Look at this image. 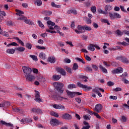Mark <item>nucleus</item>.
I'll list each match as a JSON object with an SVG mask.
<instances>
[{
  "mask_svg": "<svg viewBox=\"0 0 129 129\" xmlns=\"http://www.w3.org/2000/svg\"><path fill=\"white\" fill-rule=\"evenodd\" d=\"M77 29L78 30H75V32L76 33V34H83V33H85L84 26L79 25L78 26Z\"/></svg>",
  "mask_w": 129,
  "mask_h": 129,
  "instance_id": "6e6552de",
  "label": "nucleus"
},
{
  "mask_svg": "<svg viewBox=\"0 0 129 129\" xmlns=\"http://www.w3.org/2000/svg\"><path fill=\"white\" fill-rule=\"evenodd\" d=\"M62 118H64V119H71L72 118V117L70 114L68 113H64L61 116Z\"/></svg>",
  "mask_w": 129,
  "mask_h": 129,
  "instance_id": "f3484780",
  "label": "nucleus"
},
{
  "mask_svg": "<svg viewBox=\"0 0 129 129\" xmlns=\"http://www.w3.org/2000/svg\"><path fill=\"white\" fill-rule=\"evenodd\" d=\"M127 119L125 116H122L121 118V121L122 122H126Z\"/></svg>",
  "mask_w": 129,
  "mask_h": 129,
  "instance_id": "09e8293b",
  "label": "nucleus"
},
{
  "mask_svg": "<svg viewBox=\"0 0 129 129\" xmlns=\"http://www.w3.org/2000/svg\"><path fill=\"white\" fill-rule=\"evenodd\" d=\"M117 36H122L123 35V32L120 31L119 30H117L115 33Z\"/></svg>",
  "mask_w": 129,
  "mask_h": 129,
  "instance_id": "72a5a7b5",
  "label": "nucleus"
},
{
  "mask_svg": "<svg viewBox=\"0 0 129 129\" xmlns=\"http://www.w3.org/2000/svg\"><path fill=\"white\" fill-rule=\"evenodd\" d=\"M99 68L101 69L102 72L103 73H107V70L105 69V68L103 67L101 64H100L99 66Z\"/></svg>",
  "mask_w": 129,
  "mask_h": 129,
  "instance_id": "b1692460",
  "label": "nucleus"
},
{
  "mask_svg": "<svg viewBox=\"0 0 129 129\" xmlns=\"http://www.w3.org/2000/svg\"><path fill=\"white\" fill-rule=\"evenodd\" d=\"M77 69H78V64L76 63H74L73 70H77Z\"/></svg>",
  "mask_w": 129,
  "mask_h": 129,
  "instance_id": "49530a36",
  "label": "nucleus"
},
{
  "mask_svg": "<svg viewBox=\"0 0 129 129\" xmlns=\"http://www.w3.org/2000/svg\"><path fill=\"white\" fill-rule=\"evenodd\" d=\"M110 99H113V100H116L117 99V97L115 96H110L109 97Z\"/></svg>",
  "mask_w": 129,
  "mask_h": 129,
  "instance_id": "680f3d73",
  "label": "nucleus"
},
{
  "mask_svg": "<svg viewBox=\"0 0 129 129\" xmlns=\"http://www.w3.org/2000/svg\"><path fill=\"white\" fill-rule=\"evenodd\" d=\"M87 112H88V113H89V114H90V115H94L95 116H96L97 117V118H99V119H100V118H101V117L100 116V115H99V114H98V113H97L94 112L91 110H88Z\"/></svg>",
  "mask_w": 129,
  "mask_h": 129,
  "instance_id": "2eb2a0df",
  "label": "nucleus"
},
{
  "mask_svg": "<svg viewBox=\"0 0 129 129\" xmlns=\"http://www.w3.org/2000/svg\"><path fill=\"white\" fill-rule=\"evenodd\" d=\"M102 110V105L100 104H98L96 105L95 108H94V111H96V112H101V110Z\"/></svg>",
  "mask_w": 129,
  "mask_h": 129,
  "instance_id": "ddd939ff",
  "label": "nucleus"
},
{
  "mask_svg": "<svg viewBox=\"0 0 129 129\" xmlns=\"http://www.w3.org/2000/svg\"><path fill=\"white\" fill-rule=\"evenodd\" d=\"M35 98L34 100H35V101L39 103L42 102V100H41V98H40V92L36 90H35Z\"/></svg>",
  "mask_w": 129,
  "mask_h": 129,
  "instance_id": "f8f14e48",
  "label": "nucleus"
},
{
  "mask_svg": "<svg viewBox=\"0 0 129 129\" xmlns=\"http://www.w3.org/2000/svg\"><path fill=\"white\" fill-rule=\"evenodd\" d=\"M92 67L95 71H97L98 70V67L96 65L92 64Z\"/></svg>",
  "mask_w": 129,
  "mask_h": 129,
  "instance_id": "603ef678",
  "label": "nucleus"
},
{
  "mask_svg": "<svg viewBox=\"0 0 129 129\" xmlns=\"http://www.w3.org/2000/svg\"><path fill=\"white\" fill-rule=\"evenodd\" d=\"M24 22L25 23H26V24H27L28 25H31V26L34 25V22H33L32 20L30 19H27V18L25 19Z\"/></svg>",
  "mask_w": 129,
  "mask_h": 129,
  "instance_id": "5701e85b",
  "label": "nucleus"
},
{
  "mask_svg": "<svg viewBox=\"0 0 129 129\" xmlns=\"http://www.w3.org/2000/svg\"><path fill=\"white\" fill-rule=\"evenodd\" d=\"M53 108L55 109H65V107L61 104H54L53 105Z\"/></svg>",
  "mask_w": 129,
  "mask_h": 129,
  "instance_id": "dca6fc26",
  "label": "nucleus"
},
{
  "mask_svg": "<svg viewBox=\"0 0 129 129\" xmlns=\"http://www.w3.org/2000/svg\"><path fill=\"white\" fill-rule=\"evenodd\" d=\"M126 76H127V73L125 72V73H123L122 75H120V77H121V78L123 77V78H124L126 77Z\"/></svg>",
  "mask_w": 129,
  "mask_h": 129,
  "instance_id": "e2e57ef3",
  "label": "nucleus"
},
{
  "mask_svg": "<svg viewBox=\"0 0 129 129\" xmlns=\"http://www.w3.org/2000/svg\"><path fill=\"white\" fill-rule=\"evenodd\" d=\"M16 50H17V51H19V52H24V51L25 50V47L19 46L17 47Z\"/></svg>",
  "mask_w": 129,
  "mask_h": 129,
  "instance_id": "7c9ffc66",
  "label": "nucleus"
},
{
  "mask_svg": "<svg viewBox=\"0 0 129 129\" xmlns=\"http://www.w3.org/2000/svg\"><path fill=\"white\" fill-rule=\"evenodd\" d=\"M114 15L115 16V18L120 19V18H121V16L117 13H114Z\"/></svg>",
  "mask_w": 129,
  "mask_h": 129,
  "instance_id": "a18cd8bd",
  "label": "nucleus"
},
{
  "mask_svg": "<svg viewBox=\"0 0 129 129\" xmlns=\"http://www.w3.org/2000/svg\"><path fill=\"white\" fill-rule=\"evenodd\" d=\"M39 57L42 60H45V59L47 58V55H46V54L44 52L39 53Z\"/></svg>",
  "mask_w": 129,
  "mask_h": 129,
  "instance_id": "6ab92c4d",
  "label": "nucleus"
},
{
  "mask_svg": "<svg viewBox=\"0 0 129 129\" xmlns=\"http://www.w3.org/2000/svg\"><path fill=\"white\" fill-rule=\"evenodd\" d=\"M38 24L39 26L40 27V28H42L43 29H44V24H43V23H42V22H41L40 21H38Z\"/></svg>",
  "mask_w": 129,
  "mask_h": 129,
  "instance_id": "8fccbe9b",
  "label": "nucleus"
},
{
  "mask_svg": "<svg viewBox=\"0 0 129 129\" xmlns=\"http://www.w3.org/2000/svg\"><path fill=\"white\" fill-rule=\"evenodd\" d=\"M11 46H19V44H18V43H17L16 42H12L11 43L8 44L7 45V47H8V48H10V47H11Z\"/></svg>",
  "mask_w": 129,
  "mask_h": 129,
  "instance_id": "f704fd0d",
  "label": "nucleus"
},
{
  "mask_svg": "<svg viewBox=\"0 0 129 129\" xmlns=\"http://www.w3.org/2000/svg\"><path fill=\"white\" fill-rule=\"evenodd\" d=\"M47 26L49 28V29H46V32H48V33H51V34H56L57 33L56 31L54 30H56L57 32H58L61 30V28H60V27L55 25V23L51 21H48L47 22ZM54 26V27H53Z\"/></svg>",
  "mask_w": 129,
  "mask_h": 129,
  "instance_id": "f257e3e1",
  "label": "nucleus"
},
{
  "mask_svg": "<svg viewBox=\"0 0 129 129\" xmlns=\"http://www.w3.org/2000/svg\"><path fill=\"white\" fill-rule=\"evenodd\" d=\"M29 57L30 58H31V59H32L33 61H38V57H37V56L35 55H30Z\"/></svg>",
  "mask_w": 129,
  "mask_h": 129,
  "instance_id": "473e14b6",
  "label": "nucleus"
},
{
  "mask_svg": "<svg viewBox=\"0 0 129 129\" xmlns=\"http://www.w3.org/2000/svg\"><path fill=\"white\" fill-rule=\"evenodd\" d=\"M6 52L8 54H14L16 52V50L14 49V48L8 49Z\"/></svg>",
  "mask_w": 129,
  "mask_h": 129,
  "instance_id": "cd10ccee",
  "label": "nucleus"
},
{
  "mask_svg": "<svg viewBox=\"0 0 129 129\" xmlns=\"http://www.w3.org/2000/svg\"><path fill=\"white\" fill-rule=\"evenodd\" d=\"M56 71L57 72L60 73V74H61V75H63V76H65V75H66V71H65L64 69L61 68H57Z\"/></svg>",
  "mask_w": 129,
  "mask_h": 129,
  "instance_id": "4468645a",
  "label": "nucleus"
},
{
  "mask_svg": "<svg viewBox=\"0 0 129 129\" xmlns=\"http://www.w3.org/2000/svg\"><path fill=\"white\" fill-rule=\"evenodd\" d=\"M50 114L52 116H55V117H59V114L57 112L52 111L50 112Z\"/></svg>",
  "mask_w": 129,
  "mask_h": 129,
  "instance_id": "58836bf2",
  "label": "nucleus"
},
{
  "mask_svg": "<svg viewBox=\"0 0 129 129\" xmlns=\"http://www.w3.org/2000/svg\"><path fill=\"white\" fill-rule=\"evenodd\" d=\"M88 49L93 52L95 50V45L90 44L88 47Z\"/></svg>",
  "mask_w": 129,
  "mask_h": 129,
  "instance_id": "aec40b11",
  "label": "nucleus"
},
{
  "mask_svg": "<svg viewBox=\"0 0 129 129\" xmlns=\"http://www.w3.org/2000/svg\"><path fill=\"white\" fill-rule=\"evenodd\" d=\"M22 69L25 74V76H26V75H29L32 73V69L29 67L23 66L22 67Z\"/></svg>",
  "mask_w": 129,
  "mask_h": 129,
  "instance_id": "39448f33",
  "label": "nucleus"
},
{
  "mask_svg": "<svg viewBox=\"0 0 129 129\" xmlns=\"http://www.w3.org/2000/svg\"><path fill=\"white\" fill-rule=\"evenodd\" d=\"M113 90L114 91H116V92H117V91H121V88H116L113 89Z\"/></svg>",
  "mask_w": 129,
  "mask_h": 129,
  "instance_id": "774afa93",
  "label": "nucleus"
},
{
  "mask_svg": "<svg viewBox=\"0 0 129 129\" xmlns=\"http://www.w3.org/2000/svg\"><path fill=\"white\" fill-rule=\"evenodd\" d=\"M25 78L27 81H30V82L35 81V80L36 79V77L31 74L29 75H25Z\"/></svg>",
  "mask_w": 129,
  "mask_h": 129,
  "instance_id": "9d476101",
  "label": "nucleus"
},
{
  "mask_svg": "<svg viewBox=\"0 0 129 129\" xmlns=\"http://www.w3.org/2000/svg\"><path fill=\"white\" fill-rule=\"evenodd\" d=\"M32 111L33 112H36L38 114H42V113H43V111H42L41 109L32 108Z\"/></svg>",
  "mask_w": 129,
  "mask_h": 129,
  "instance_id": "a211bd4d",
  "label": "nucleus"
},
{
  "mask_svg": "<svg viewBox=\"0 0 129 129\" xmlns=\"http://www.w3.org/2000/svg\"><path fill=\"white\" fill-rule=\"evenodd\" d=\"M37 79L40 81V82H46V79L44 77H41L39 76Z\"/></svg>",
  "mask_w": 129,
  "mask_h": 129,
  "instance_id": "393cba45",
  "label": "nucleus"
},
{
  "mask_svg": "<svg viewBox=\"0 0 129 129\" xmlns=\"http://www.w3.org/2000/svg\"><path fill=\"white\" fill-rule=\"evenodd\" d=\"M123 72V69L121 67H119L112 71V73L113 74H118L119 73H122Z\"/></svg>",
  "mask_w": 129,
  "mask_h": 129,
  "instance_id": "9b49d317",
  "label": "nucleus"
},
{
  "mask_svg": "<svg viewBox=\"0 0 129 129\" xmlns=\"http://www.w3.org/2000/svg\"><path fill=\"white\" fill-rule=\"evenodd\" d=\"M25 121L26 123H28V122H32V119H31V118H25Z\"/></svg>",
  "mask_w": 129,
  "mask_h": 129,
  "instance_id": "0e129e2a",
  "label": "nucleus"
},
{
  "mask_svg": "<svg viewBox=\"0 0 129 129\" xmlns=\"http://www.w3.org/2000/svg\"><path fill=\"white\" fill-rule=\"evenodd\" d=\"M48 61L50 63H55L56 62V58L54 56H49L48 58Z\"/></svg>",
  "mask_w": 129,
  "mask_h": 129,
  "instance_id": "412c9836",
  "label": "nucleus"
},
{
  "mask_svg": "<svg viewBox=\"0 0 129 129\" xmlns=\"http://www.w3.org/2000/svg\"><path fill=\"white\" fill-rule=\"evenodd\" d=\"M100 91H101V92H104V90L99 88H95L93 90V92L97 93L99 97H102V95H101Z\"/></svg>",
  "mask_w": 129,
  "mask_h": 129,
  "instance_id": "1a4fd4ad",
  "label": "nucleus"
},
{
  "mask_svg": "<svg viewBox=\"0 0 129 129\" xmlns=\"http://www.w3.org/2000/svg\"><path fill=\"white\" fill-rule=\"evenodd\" d=\"M81 79H82V81H84V82H87V77L85 76H82L81 77Z\"/></svg>",
  "mask_w": 129,
  "mask_h": 129,
  "instance_id": "3c124183",
  "label": "nucleus"
},
{
  "mask_svg": "<svg viewBox=\"0 0 129 129\" xmlns=\"http://www.w3.org/2000/svg\"><path fill=\"white\" fill-rule=\"evenodd\" d=\"M76 59L79 62H81L82 63H83V64H84L85 63V61H84V60H83V59L82 58H80L79 57H77Z\"/></svg>",
  "mask_w": 129,
  "mask_h": 129,
  "instance_id": "5fc2aeb1",
  "label": "nucleus"
},
{
  "mask_svg": "<svg viewBox=\"0 0 129 129\" xmlns=\"http://www.w3.org/2000/svg\"><path fill=\"white\" fill-rule=\"evenodd\" d=\"M121 62H122V63H125V64H128L129 60L126 57H123Z\"/></svg>",
  "mask_w": 129,
  "mask_h": 129,
  "instance_id": "4c0bfd02",
  "label": "nucleus"
},
{
  "mask_svg": "<svg viewBox=\"0 0 129 129\" xmlns=\"http://www.w3.org/2000/svg\"><path fill=\"white\" fill-rule=\"evenodd\" d=\"M98 14H102V15H107V12L104 11L101 9H98Z\"/></svg>",
  "mask_w": 129,
  "mask_h": 129,
  "instance_id": "2f4dec72",
  "label": "nucleus"
},
{
  "mask_svg": "<svg viewBox=\"0 0 129 129\" xmlns=\"http://www.w3.org/2000/svg\"><path fill=\"white\" fill-rule=\"evenodd\" d=\"M26 47L27 48V49H29V50H31V49H32V44L30 43H26Z\"/></svg>",
  "mask_w": 129,
  "mask_h": 129,
  "instance_id": "c03bdc74",
  "label": "nucleus"
},
{
  "mask_svg": "<svg viewBox=\"0 0 129 129\" xmlns=\"http://www.w3.org/2000/svg\"><path fill=\"white\" fill-rule=\"evenodd\" d=\"M76 87H77L76 85L74 84H70L68 85L69 89H73V88H76Z\"/></svg>",
  "mask_w": 129,
  "mask_h": 129,
  "instance_id": "e433bc0d",
  "label": "nucleus"
},
{
  "mask_svg": "<svg viewBox=\"0 0 129 129\" xmlns=\"http://www.w3.org/2000/svg\"><path fill=\"white\" fill-rule=\"evenodd\" d=\"M51 6L53 8H57V9H60V8H61V6L60 5H57L55 4V3L54 2H52L51 3Z\"/></svg>",
  "mask_w": 129,
  "mask_h": 129,
  "instance_id": "ea45409f",
  "label": "nucleus"
},
{
  "mask_svg": "<svg viewBox=\"0 0 129 129\" xmlns=\"http://www.w3.org/2000/svg\"><path fill=\"white\" fill-rule=\"evenodd\" d=\"M36 48L37 49H39V50H46V47H45L44 46L37 45Z\"/></svg>",
  "mask_w": 129,
  "mask_h": 129,
  "instance_id": "de8ad7c7",
  "label": "nucleus"
},
{
  "mask_svg": "<svg viewBox=\"0 0 129 129\" xmlns=\"http://www.w3.org/2000/svg\"><path fill=\"white\" fill-rule=\"evenodd\" d=\"M32 72L35 74H38L39 73V71H38V69L33 68L32 69Z\"/></svg>",
  "mask_w": 129,
  "mask_h": 129,
  "instance_id": "13d9d810",
  "label": "nucleus"
},
{
  "mask_svg": "<svg viewBox=\"0 0 129 129\" xmlns=\"http://www.w3.org/2000/svg\"><path fill=\"white\" fill-rule=\"evenodd\" d=\"M6 104H7L6 102H3L0 103V107H4V106H6Z\"/></svg>",
  "mask_w": 129,
  "mask_h": 129,
  "instance_id": "69168bd1",
  "label": "nucleus"
},
{
  "mask_svg": "<svg viewBox=\"0 0 129 129\" xmlns=\"http://www.w3.org/2000/svg\"><path fill=\"white\" fill-rule=\"evenodd\" d=\"M17 16H19V17L17 19L18 21H25L26 18L23 15H24V12L19 10L18 9L16 10Z\"/></svg>",
  "mask_w": 129,
  "mask_h": 129,
  "instance_id": "f03ea898",
  "label": "nucleus"
},
{
  "mask_svg": "<svg viewBox=\"0 0 129 129\" xmlns=\"http://www.w3.org/2000/svg\"><path fill=\"white\" fill-rule=\"evenodd\" d=\"M84 29H85V31H88V32H89V31H91V27L88 26H84Z\"/></svg>",
  "mask_w": 129,
  "mask_h": 129,
  "instance_id": "37998d69",
  "label": "nucleus"
},
{
  "mask_svg": "<svg viewBox=\"0 0 129 129\" xmlns=\"http://www.w3.org/2000/svg\"><path fill=\"white\" fill-rule=\"evenodd\" d=\"M34 4L38 6V7H41L42 6V1L41 0H35Z\"/></svg>",
  "mask_w": 129,
  "mask_h": 129,
  "instance_id": "c85d7f7f",
  "label": "nucleus"
},
{
  "mask_svg": "<svg viewBox=\"0 0 129 129\" xmlns=\"http://www.w3.org/2000/svg\"><path fill=\"white\" fill-rule=\"evenodd\" d=\"M120 9L122 12H123L124 13H126V10L124 9V7L122 6H120Z\"/></svg>",
  "mask_w": 129,
  "mask_h": 129,
  "instance_id": "bf43d9fd",
  "label": "nucleus"
},
{
  "mask_svg": "<svg viewBox=\"0 0 129 129\" xmlns=\"http://www.w3.org/2000/svg\"><path fill=\"white\" fill-rule=\"evenodd\" d=\"M112 10V6L110 5H107L105 6V11L107 12V11H111Z\"/></svg>",
  "mask_w": 129,
  "mask_h": 129,
  "instance_id": "a878e982",
  "label": "nucleus"
},
{
  "mask_svg": "<svg viewBox=\"0 0 129 129\" xmlns=\"http://www.w3.org/2000/svg\"><path fill=\"white\" fill-rule=\"evenodd\" d=\"M77 86L78 87L82 88L85 91H89V90L92 89V88L91 86H87L85 85L82 84L79 82L77 83Z\"/></svg>",
  "mask_w": 129,
  "mask_h": 129,
  "instance_id": "20e7f679",
  "label": "nucleus"
},
{
  "mask_svg": "<svg viewBox=\"0 0 129 129\" xmlns=\"http://www.w3.org/2000/svg\"><path fill=\"white\" fill-rule=\"evenodd\" d=\"M60 78H61V75H54L53 76L52 79L54 81H57L59 80Z\"/></svg>",
  "mask_w": 129,
  "mask_h": 129,
  "instance_id": "4be33fe9",
  "label": "nucleus"
},
{
  "mask_svg": "<svg viewBox=\"0 0 129 129\" xmlns=\"http://www.w3.org/2000/svg\"><path fill=\"white\" fill-rule=\"evenodd\" d=\"M44 15H45V16H51V15H52V13L51 11H45L43 12Z\"/></svg>",
  "mask_w": 129,
  "mask_h": 129,
  "instance_id": "c9c22d12",
  "label": "nucleus"
},
{
  "mask_svg": "<svg viewBox=\"0 0 129 129\" xmlns=\"http://www.w3.org/2000/svg\"><path fill=\"white\" fill-rule=\"evenodd\" d=\"M53 85L54 87H55V89L58 91V92H60V93H63V86H64V85L61 83H58V82H54L53 83Z\"/></svg>",
  "mask_w": 129,
  "mask_h": 129,
  "instance_id": "7ed1b4c3",
  "label": "nucleus"
},
{
  "mask_svg": "<svg viewBox=\"0 0 129 129\" xmlns=\"http://www.w3.org/2000/svg\"><path fill=\"white\" fill-rule=\"evenodd\" d=\"M123 58V56H117L116 58V60H119V61H121V62L122 61V59Z\"/></svg>",
  "mask_w": 129,
  "mask_h": 129,
  "instance_id": "052dcab7",
  "label": "nucleus"
},
{
  "mask_svg": "<svg viewBox=\"0 0 129 129\" xmlns=\"http://www.w3.org/2000/svg\"><path fill=\"white\" fill-rule=\"evenodd\" d=\"M50 123L52 126H57V125L62 124V123L56 118L51 119L50 121Z\"/></svg>",
  "mask_w": 129,
  "mask_h": 129,
  "instance_id": "0eeeda50",
  "label": "nucleus"
},
{
  "mask_svg": "<svg viewBox=\"0 0 129 129\" xmlns=\"http://www.w3.org/2000/svg\"><path fill=\"white\" fill-rule=\"evenodd\" d=\"M91 12H92V13H96V7L94 6V7H92L91 8Z\"/></svg>",
  "mask_w": 129,
  "mask_h": 129,
  "instance_id": "864d4df0",
  "label": "nucleus"
},
{
  "mask_svg": "<svg viewBox=\"0 0 129 129\" xmlns=\"http://www.w3.org/2000/svg\"><path fill=\"white\" fill-rule=\"evenodd\" d=\"M83 118L85 119V120H90L91 116L87 114L83 116Z\"/></svg>",
  "mask_w": 129,
  "mask_h": 129,
  "instance_id": "79ce46f5",
  "label": "nucleus"
},
{
  "mask_svg": "<svg viewBox=\"0 0 129 129\" xmlns=\"http://www.w3.org/2000/svg\"><path fill=\"white\" fill-rule=\"evenodd\" d=\"M86 70L88 72H92V69L90 67H86Z\"/></svg>",
  "mask_w": 129,
  "mask_h": 129,
  "instance_id": "4d7b16f0",
  "label": "nucleus"
},
{
  "mask_svg": "<svg viewBox=\"0 0 129 129\" xmlns=\"http://www.w3.org/2000/svg\"><path fill=\"white\" fill-rule=\"evenodd\" d=\"M109 17L110 20H115V16H114V13H113L112 14V13H109Z\"/></svg>",
  "mask_w": 129,
  "mask_h": 129,
  "instance_id": "a19ab883",
  "label": "nucleus"
},
{
  "mask_svg": "<svg viewBox=\"0 0 129 129\" xmlns=\"http://www.w3.org/2000/svg\"><path fill=\"white\" fill-rule=\"evenodd\" d=\"M54 98L55 99H57V100H60V101H64V100H66V99H67V98H63L62 97L57 96H55L54 97Z\"/></svg>",
  "mask_w": 129,
  "mask_h": 129,
  "instance_id": "bb28decb",
  "label": "nucleus"
},
{
  "mask_svg": "<svg viewBox=\"0 0 129 129\" xmlns=\"http://www.w3.org/2000/svg\"><path fill=\"white\" fill-rule=\"evenodd\" d=\"M66 70L67 72H69V73H72V70L70 68L66 67Z\"/></svg>",
  "mask_w": 129,
  "mask_h": 129,
  "instance_id": "6e6d98bb",
  "label": "nucleus"
},
{
  "mask_svg": "<svg viewBox=\"0 0 129 129\" xmlns=\"http://www.w3.org/2000/svg\"><path fill=\"white\" fill-rule=\"evenodd\" d=\"M67 93L68 96H70L72 98H73V97H75L76 95H82V93L79 92H72L69 90H67Z\"/></svg>",
  "mask_w": 129,
  "mask_h": 129,
  "instance_id": "423d86ee",
  "label": "nucleus"
},
{
  "mask_svg": "<svg viewBox=\"0 0 129 129\" xmlns=\"http://www.w3.org/2000/svg\"><path fill=\"white\" fill-rule=\"evenodd\" d=\"M122 81H123L124 83H125V84H129V81L125 79H122Z\"/></svg>",
  "mask_w": 129,
  "mask_h": 129,
  "instance_id": "338daca9",
  "label": "nucleus"
},
{
  "mask_svg": "<svg viewBox=\"0 0 129 129\" xmlns=\"http://www.w3.org/2000/svg\"><path fill=\"white\" fill-rule=\"evenodd\" d=\"M68 14H73V15H77V11L75 9H71L68 11Z\"/></svg>",
  "mask_w": 129,
  "mask_h": 129,
  "instance_id": "c756f323",
  "label": "nucleus"
}]
</instances>
